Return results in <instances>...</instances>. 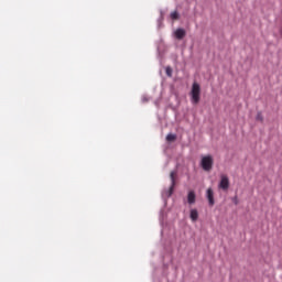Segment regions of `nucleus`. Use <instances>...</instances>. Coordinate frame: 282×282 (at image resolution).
<instances>
[{"label": "nucleus", "mask_w": 282, "mask_h": 282, "mask_svg": "<svg viewBox=\"0 0 282 282\" xmlns=\"http://www.w3.org/2000/svg\"><path fill=\"white\" fill-rule=\"evenodd\" d=\"M202 87L196 82L192 85L191 98L193 105H199V100L202 99Z\"/></svg>", "instance_id": "nucleus-1"}, {"label": "nucleus", "mask_w": 282, "mask_h": 282, "mask_svg": "<svg viewBox=\"0 0 282 282\" xmlns=\"http://www.w3.org/2000/svg\"><path fill=\"white\" fill-rule=\"evenodd\" d=\"M215 164V159H213V155L207 154L202 156L200 159V166L203 171H206L209 173V171H213V165Z\"/></svg>", "instance_id": "nucleus-2"}, {"label": "nucleus", "mask_w": 282, "mask_h": 282, "mask_svg": "<svg viewBox=\"0 0 282 282\" xmlns=\"http://www.w3.org/2000/svg\"><path fill=\"white\" fill-rule=\"evenodd\" d=\"M218 186L221 188V191H228V188H230V180L228 178V175H220V182Z\"/></svg>", "instance_id": "nucleus-3"}, {"label": "nucleus", "mask_w": 282, "mask_h": 282, "mask_svg": "<svg viewBox=\"0 0 282 282\" xmlns=\"http://www.w3.org/2000/svg\"><path fill=\"white\" fill-rule=\"evenodd\" d=\"M175 177H177V172L172 171L170 173L171 186H170L169 197H171L173 195V191H175Z\"/></svg>", "instance_id": "nucleus-4"}, {"label": "nucleus", "mask_w": 282, "mask_h": 282, "mask_svg": "<svg viewBox=\"0 0 282 282\" xmlns=\"http://www.w3.org/2000/svg\"><path fill=\"white\" fill-rule=\"evenodd\" d=\"M207 199H208L209 206H215V193L213 192V188L207 189Z\"/></svg>", "instance_id": "nucleus-5"}, {"label": "nucleus", "mask_w": 282, "mask_h": 282, "mask_svg": "<svg viewBox=\"0 0 282 282\" xmlns=\"http://www.w3.org/2000/svg\"><path fill=\"white\" fill-rule=\"evenodd\" d=\"M174 36L175 39H177L178 41H182V39H184V36H186V31L184 29H177L174 32Z\"/></svg>", "instance_id": "nucleus-6"}, {"label": "nucleus", "mask_w": 282, "mask_h": 282, "mask_svg": "<svg viewBox=\"0 0 282 282\" xmlns=\"http://www.w3.org/2000/svg\"><path fill=\"white\" fill-rule=\"evenodd\" d=\"M189 218L192 221H197V219H199V213L197 209H191Z\"/></svg>", "instance_id": "nucleus-7"}, {"label": "nucleus", "mask_w": 282, "mask_h": 282, "mask_svg": "<svg viewBox=\"0 0 282 282\" xmlns=\"http://www.w3.org/2000/svg\"><path fill=\"white\" fill-rule=\"evenodd\" d=\"M195 199H196L195 192L191 191L187 194V202H188V204H195Z\"/></svg>", "instance_id": "nucleus-8"}, {"label": "nucleus", "mask_w": 282, "mask_h": 282, "mask_svg": "<svg viewBox=\"0 0 282 282\" xmlns=\"http://www.w3.org/2000/svg\"><path fill=\"white\" fill-rule=\"evenodd\" d=\"M176 138L177 137L175 134L170 133V134L166 135V141L167 142H175Z\"/></svg>", "instance_id": "nucleus-9"}, {"label": "nucleus", "mask_w": 282, "mask_h": 282, "mask_svg": "<svg viewBox=\"0 0 282 282\" xmlns=\"http://www.w3.org/2000/svg\"><path fill=\"white\" fill-rule=\"evenodd\" d=\"M171 19L172 21H177V19H180V13L177 11H174L171 13Z\"/></svg>", "instance_id": "nucleus-10"}, {"label": "nucleus", "mask_w": 282, "mask_h": 282, "mask_svg": "<svg viewBox=\"0 0 282 282\" xmlns=\"http://www.w3.org/2000/svg\"><path fill=\"white\" fill-rule=\"evenodd\" d=\"M165 74H166V76H169L171 78V76H173V68H171V66H167L165 68Z\"/></svg>", "instance_id": "nucleus-11"}, {"label": "nucleus", "mask_w": 282, "mask_h": 282, "mask_svg": "<svg viewBox=\"0 0 282 282\" xmlns=\"http://www.w3.org/2000/svg\"><path fill=\"white\" fill-rule=\"evenodd\" d=\"M257 120H263V118L261 117V115L257 116Z\"/></svg>", "instance_id": "nucleus-12"}, {"label": "nucleus", "mask_w": 282, "mask_h": 282, "mask_svg": "<svg viewBox=\"0 0 282 282\" xmlns=\"http://www.w3.org/2000/svg\"><path fill=\"white\" fill-rule=\"evenodd\" d=\"M234 204H239V202L237 200V197L234 198Z\"/></svg>", "instance_id": "nucleus-13"}]
</instances>
